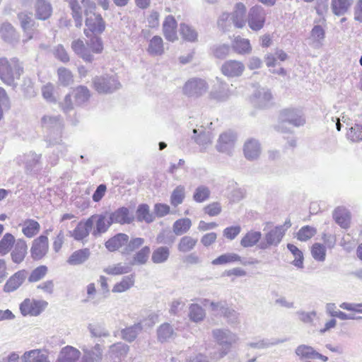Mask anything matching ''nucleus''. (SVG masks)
I'll return each instance as SVG.
<instances>
[{
    "instance_id": "obj_17",
    "label": "nucleus",
    "mask_w": 362,
    "mask_h": 362,
    "mask_svg": "<svg viewBox=\"0 0 362 362\" xmlns=\"http://www.w3.org/2000/svg\"><path fill=\"white\" fill-rule=\"evenodd\" d=\"M112 223L121 225L130 224L134 221V216L127 207H119L113 212L109 213Z\"/></svg>"
},
{
    "instance_id": "obj_48",
    "label": "nucleus",
    "mask_w": 362,
    "mask_h": 362,
    "mask_svg": "<svg viewBox=\"0 0 362 362\" xmlns=\"http://www.w3.org/2000/svg\"><path fill=\"white\" fill-rule=\"evenodd\" d=\"M231 94L232 91L228 85L220 83L218 88L211 93V96L217 100L224 101L229 98Z\"/></svg>"
},
{
    "instance_id": "obj_35",
    "label": "nucleus",
    "mask_w": 362,
    "mask_h": 362,
    "mask_svg": "<svg viewBox=\"0 0 362 362\" xmlns=\"http://www.w3.org/2000/svg\"><path fill=\"white\" fill-rule=\"evenodd\" d=\"M232 48L239 54H248L252 52V46L248 39L240 36L235 37L232 42Z\"/></svg>"
},
{
    "instance_id": "obj_60",
    "label": "nucleus",
    "mask_w": 362,
    "mask_h": 362,
    "mask_svg": "<svg viewBox=\"0 0 362 362\" xmlns=\"http://www.w3.org/2000/svg\"><path fill=\"white\" fill-rule=\"evenodd\" d=\"M277 343V341L272 342L267 339L255 338L247 342L246 346L254 349H264Z\"/></svg>"
},
{
    "instance_id": "obj_1",
    "label": "nucleus",
    "mask_w": 362,
    "mask_h": 362,
    "mask_svg": "<svg viewBox=\"0 0 362 362\" xmlns=\"http://www.w3.org/2000/svg\"><path fill=\"white\" fill-rule=\"evenodd\" d=\"M86 16L85 24L87 29L84 30L85 35L101 34L105 29V23L102 16L95 13L96 4L92 0H81Z\"/></svg>"
},
{
    "instance_id": "obj_2",
    "label": "nucleus",
    "mask_w": 362,
    "mask_h": 362,
    "mask_svg": "<svg viewBox=\"0 0 362 362\" xmlns=\"http://www.w3.org/2000/svg\"><path fill=\"white\" fill-rule=\"evenodd\" d=\"M23 68L16 58L8 59L0 58V78L6 85L13 86L16 79H18Z\"/></svg>"
},
{
    "instance_id": "obj_21",
    "label": "nucleus",
    "mask_w": 362,
    "mask_h": 362,
    "mask_svg": "<svg viewBox=\"0 0 362 362\" xmlns=\"http://www.w3.org/2000/svg\"><path fill=\"white\" fill-rule=\"evenodd\" d=\"M27 276L28 272L26 270L18 271L6 281L4 286V291L7 293L16 291L23 284Z\"/></svg>"
},
{
    "instance_id": "obj_6",
    "label": "nucleus",
    "mask_w": 362,
    "mask_h": 362,
    "mask_svg": "<svg viewBox=\"0 0 362 362\" xmlns=\"http://www.w3.org/2000/svg\"><path fill=\"white\" fill-rule=\"evenodd\" d=\"M95 90L100 94L111 93L120 87V83L115 76H100L93 78Z\"/></svg>"
},
{
    "instance_id": "obj_29",
    "label": "nucleus",
    "mask_w": 362,
    "mask_h": 362,
    "mask_svg": "<svg viewBox=\"0 0 362 362\" xmlns=\"http://www.w3.org/2000/svg\"><path fill=\"white\" fill-rule=\"evenodd\" d=\"M243 151L245 156L247 160H255L259 158L261 153L260 144L256 139H248L245 143Z\"/></svg>"
},
{
    "instance_id": "obj_5",
    "label": "nucleus",
    "mask_w": 362,
    "mask_h": 362,
    "mask_svg": "<svg viewBox=\"0 0 362 362\" xmlns=\"http://www.w3.org/2000/svg\"><path fill=\"white\" fill-rule=\"evenodd\" d=\"M263 230V237L257 245L261 250L278 246L285 235V230L282 226L264 228Z\"/></svg>"
},
{
    "instance_id": "obj_24",
    "label": "nucleus",
    "mask_w": 362,
    "mask_h": 362,
    "mask_svg": "<svg viewBox=\"0 0 362 362\" xmlns=\"http://www.w3.org/2000/svg\"><path fill=\"white\" fill-rule=\"evenodd\" d=\"M71 49L76 54L86 62L91 63L94 60L93 55L90 53L88 46H86L82 40H75L71 42Z\"/></svg>"
},
{
    "instance_id": "obj_33",
    "label": "nucleus",
    "mask_w": 362,
    "mask_h": 362,
    "mask_svg": "<svg viewBox=\"0 0 362 362\" xmlns=\"http://www.w3.org/2000/svg\"><path fill=\"white\" fill-rule=\"evenodd\" d=\"M19 226L22 227L23 234L28 238L35 237L40 230V223L31 218L25 219Z\"/></svg>"
},
{
    "instance_id": "obj_19",
    "label": "nucleus",
    "mask_w": 362,
    "mask_h": 362,
    "mask_svg": "<svg viewBox=\"0 0 362 362\" xmlns=\"http://www.w3.org/2000/svg\"><path fill=\"white\" fill-rule=\"evenodd\" d=\"M245 70L244 64L237 60L226 61L221 66V72L228 77H238L242 75Z\"/></svg>"
},
{
    "instance_id": "obj_63",
    "label": "nucleus",
    "mask_w": 362,
    "mask_h": 362,
    "mask_svg": "<svg viewBox=\"0 0 362 362\" xmlns=\"http://www.w3.org/2000/svg\"><path fill=\"white\" fill-rule=\"evenodd\" d=\"M317 233L315 228L305 226H303L297 233V238L300 241H307L313 238Z\"/></svg>"
},
{
    "instance_id": "obj_42",
    "label": "nucleus",
    "mask_w": 362,
    "mask_h": 362,
    "mask_svg": "<svg viewBox=\"0 0 362 362\" xmlns=\"http://www.w3.org/2000/svg\"><path fill=\"white\" fill-rule=\"evenodd\" d=\"M198 240L189 235H185L180 238L177 244V250L182 253H187L196 247Z\"/></svg>"
},
{
    "instance_id": "obj_7",
    "label": "nucleus",
    "mask_w": 362,
    "mask_h": 362,
    "mask_svg": "<svg viewBox=\"0 0 362 362\" xmlns=\"http://www.w3.org/2000/svg\"><path fill=\"white\" fill-rule=\"evenodd\" d=\"M209 86L206 81L199 78L188 80L183 86V93L192 98H199L206 93Z\"/></svg>"
},
{
    "instance_id": "obj_30",
    "label": "nucleus",
    "mask_w": 362,
    "mask_h": 362,
    "mask_svg": "<svg viewBox=\"0 0 362 362\" xmlns=\"http://www.w3.org/2000/svg\"><path fill=\"white\" fill-rule=\"evenodd\" d=\"M0 35L1 38L10 44L16 43L18 41L19 36L14 27L8 22L3 23L0 27Z\"/></svg>"
},
{
    "instance_id": "obj_20",
    "label": "nucleus",
    "mask_w": 362,
    "mask_h": 362,
    "mask_svg": "<svg viewBox=\"0 0 362 362\" xmlns=\"http://www.w3.org/2000/svg\"><path fill=\"white\" fill-rule=\"evenodd\" d=\"M93 229V221L91 218H88L85 221H80L75 229L69 231V233L74 240L81 241L87 238Z\"/></svg>"
},
{
    "instance_id": "obj_13",
    "label": "nucleus",
    "mask_w": 362,
    "mask_h": 362,
    "mask_svg": "<svg viewBox=\"0 0 362 362\" xmlns=\"http://www.w3.org/2000/svg\"><path fill=\"white\" fill-rule=\"evenodd\" d=\"M49 241L47 235H42L33 241L30 253L35 260L43 258L48 252Z\"/></svg>"
},
{
    "instance_id": "obj_31",
    "label": "nucleus",
    "mask_w": 362,
    "mask_h": 362,
    "mask_svg": "<svg viewBox=\"0 0 362 362\" xmlns=\"http://www.w3.org/2000/svg\"><path fill=\"white\" fill-rule=\"evenodd\" d=\"M333 218L342 228H348L351 223V214L348 209L339 206L333 212Z\"/></svg>"
},
{
    "instance_id": "obj_56",
    "label": "nucleus",
    "mask_w": 362,
    "mask_h": 362,
    "mask_svg": "<svg viewBox=\"0 0 362 362\" xmlns=\"http://www.w3.org/2000/svg\"><path fill=\"white\" fill-rule=\"evenodd\" d=\"M316 351L311 346L300 344L295 350V354L300 359H313L315 357Z\"/></svg>"
},
{
    "instance_id": "obj_23",
    "label": "nucleus",
    "mask_w": 362,
    "mask_h": 362,
    "mask_svg": "<svg viewBox=\"0 0 362 362\" xmlns=\"http://www.w3.org/2000/svg\"><path fill=\"white\" fill-rule=\"evenodd\" d=\"M83 355L81 362H100L103 359V349L99 344L89 349L86 346L81 347Z\"/></svg>"
},
{
    "instance_id": "obj_51",
    "label": "nucleus",
    "mask_w": 362,
    "mask_h": 362,
    "mask_svg": "<svg viewBox=\"0 0 362 362\" xmlns=\"http://www.w3.org/2000/svg\"><path fill=\"white\" fill-rule=\"evenodd\" d=\"M151 252L150 247L145 246L139 250L130 262V265H142L146 263Z\"/></svg>"
},
{
    "instance_id": "obj_26",
    "label": "nucleus",
    "mask_w": 362,
    "mask_h": 362,
    "mask_svg": "<svg viewBox=\"0 0 362 362\" xmlns=\"http://www.w3.org/2000/svg\"><path fill=\"white\" fill-rule=\"evenodd\" d=\"M27 250L28 246L25 240L23 238L16 240V243L11 253L12 261L16 264L21 263L25 257Z\"/></svg>"
},
{
    "instance_id": "obj_3",
    "label": "nucleus",
    "mask_w": 362,
    "mask_h": 362,
    "mask_svg": "<svg viewBox=\"0 0 362 362\" xmlns=\"http://www.w3.org/2000/svg\"><path fill=\"white\" fill-rule=\"evenodd\" d=\"M212 336L221 347L218 353L214 356L216 360L222 358L227 355L232 345L239 339L238 335L228 329H215L212 331Z\"/></svg>"
},
{
    "instance_id": "obj_28",
    "label": "nucleus",
    "mask_w": 362,
    "mask_h": 362,
    "mask_svg": "<svg viewBox=\"0 0 362 362\" xmlns=\"http://www.w3.org/2000/svg\"><path fill=\"white\" fill-rule=\"evenodd\" d=\"M35 11L37 19L45 21L52 16V7L47 0H36Z\"/></svg>"
},
{
    "instance_id": "obj_10",
    "label": "nucleus",
    "mask_w": 362,
    "mask_h": 362,
    "mask_svg": "<svg viewBox=\"0 0 362 362\" xmlns=\"http://www.w3.org/2000/svg\"><path fill=\"white\" fill-rule=\"evenodd\" d=\"M235 141L236 136L233 132H225L219 136L216 148L218 152L231 155Z\"/></svg>"
},
{
    "instance_id": "obj_45",
    "label": "nucleus",
    "mask_w": 362,
    "mask_h": 362,
    "mask_svg": "<svg viewBox=\"0 0 362 362\" xmlns=\"http://www.w3.org/2000/svg\"><path fill=\"white\" fill-rule=\"evenodd\" d=\"M68 2L69 7L72 11V17L77 28H81L83 22L81 6L79 5L78 0H65Z\"/></svg>"
},
{
    "instance_id": "obj_22",
    "label": "nucleus",
    "mask_w": 362,
    "mask_h": 362,
    "mask_svg": "<svg viewBox=\"0 0 362 362\" xmlns=\"http://www.w3.org/2000/svg\"><path fill=\"white\" fill-rule=\"evenodd\" d=\"M41 126L47 133L63 129V119L59 115H44L41 119Z\"/></svg>"
},
{
    "instance_id": "obj_50",
    "label": "nucleus",
    "mask_w": 362,
    "mask_h": 362,
    "mask_svg": "<svg viewBox=\"0 0 362 362\" xmlns=\"http://www.w3.org/2000/svg\"><path fill=\"white\" fill-rule=\"evenodd\" d=\"M136 214L137 221L139 222L145 221L149 223L154 220L153 216L150 213L148 205L146 204H139Z\"/></svg>"
},
{
    "instance_id": "obj_55",
    "label": "nucleus",
    "mask_w": 362,
    "mask_h": 362,
    "mask_svg": "<svg viewBox=\"0 0 362 362\" xmlns=\"http://www.w3.org/2000/svg\"><path fill=\"white\" fill-rule=\"evenodd\" d=\"M211 195L209 188L206 185L198 186L193 194V199L197 203H202L208 200Z\"/></svg>"
},
{
    "instance_id": "obj_12",
    "label": "nucleus",
    "mask_w": 362,
    "mask_h": 362,
    "mask_svg": "<svg viewBox=\"0 0 362 362\" xmlns=\"http://www.w3.org/2000/svg\"><path fill=\"white\" fill-rule=\"evenodd\" d=\"M89 218H91L93 225L95 222V228L92 232V235L95 237L100 236L101 234L105 233L110 226L113 224L112 222H111V218L107 211L100 214L93 215Z\"/></svg>"
},
{
    "instance_id": "obj_27",
    "label": "nucleus",
    "mask_w": 362,
    "mask_h": 362,
    "mask_svg": "<svg viewBox=\"0 0 362 362\" xmlns=\"http://www.w3.org/2000/svg\"><path fill=\"white\" fill-rule=\"evenodd\" d=\"M163 34L166 40L174 42L177 40V21L172 16H168L163 24Z\"/></svg>"
},
{
    "instance_id": "obj_54",
    "label": "nucleus",
    "mask_w": 362,
    "mask_h": 362,
    "mask_svg": "<svg viewBox=\"0 0 362 362\" xmlns=\"http://www.w3.org/2000/svg\"><path fill=\"white\" fill-rule=\"evenodd\" d=\"M132 268L130 266L118 263L110 265L103 269V272L109 275H121L130 272Z\"/></svg>"
},
{
    "instance_id": "obj_4",
    "label": "nucleus",
    "mask_w": 362,
    "mask_h": 362,
    "mask_svg": "<svg viewBox=\"0 0 362 362\" xmlns=\"http://www.w3.org/2000/svg\"><path fill=\"white\" fill-rule=\"evenodd\" d=\"M228 20L231 21L234 26L237 28H244L247 20V18H246V6L245 4L241 2L237 3L235 4L231 13H224L219 17L218 25L223 30L228 29L226 24Z\"/></svg>"
},
{
    "instance_id": "obj_36",
    "label": "nucleus",
    "mask_w": 362,
    "mask_h": 362,
    "mask_svg": "<svg viewBox=\"0 0 362 362\" xmlns=\"http://www.w3.org/2000/svg\"><path fill=\"white\" fill-rule=\"evenodd\" d=\"M147 52L151 56H160L164 53L163 39L158 35L153 37L148 43Z\"/></svg>"
},
{
    "instance_id": "obj_46",
    "label": "nucleus",
    "mask_w": 362,
    "mask_h": 362,
    "mask_svg": "<svg viewBox=\"0 0 362 362\" xmlns=\"http://www.w3.org/2000/svg\"><path fill=\"white\" fill-rule=\"evenodd\" d=\"M134 284V276L133 274L124 276L112 288L113 293H122L131 288Z\"/></svg>"
},
{
    "instance_id": "obj_25",
    "label": "nucleus",
    "mask_w": 362,
    "mask_h": 362,
    "mask_svg": "<svg viewBox=\"0 0 362 362\" xmlns=\"http://www.w3.org/2000/svg\"><path fill=\"white\" fill-rule=\"evenodd\" d=\"M81 352L71 346H66L59 351L57 362H76L81 357Z\"/></svg>"
},
{
    "instance_id": "obj_16",
    "label": "nucleus",
    "mask_w": 362,
    "mask_h": 362,
    "mask_svg": "<svg viewBox=\"0 0 362 362\" xmlns=\"http://www.w3.org/2000/svg\"><path fill=\"white\" fill-rule=\"evenodd\" d=\"M21 362H51L49 351L45 349H35L24 352Z\"/></svg>"
},
{
    "instance_id": "obj_40",
    "label": "nucleus",
    "mask_w": 362,
    "mask_h": 362,
    "mask_svg": "<svg viewBox=\"0 0 362 362\" xmlns=\"http://www.w3.org/2000/svg\"><path fill=\"white\" fill-rule=\"evenodd\" d=\"M143 327L140 322L126 327L121 331L122 337L128 342L135 340L138 334L141 332Z\"/></svg>"
},
{
    "instance_id": "obj_61",
    "label": "nucleus",
    "mask_w": 362,
    "mask_h": 362,
    "mask_svg": "<svg viewBox=\"0 0 362 362\" xmlns=\"http://www.w3.org/2000/svg\"><path fill=\"white\" fill-rule=\"evenodd\" d=\"M288 250L293 254L295 257L292 264L298 268H303V252L294 245L288 243L287 245Z\"/></svg>"
},
{
    "instance_id": "obj_15",
    "label": "nucleus",
    "mask_w": 362,
    "mask_h": 362,
    "mask_svg": "<svg viewBox=\"0 0 362 362\" xmlns=\"http://www.w3.org/2000/svg\"><path fill=\"white\" fill-rule=\"evenodd\" d=\"M213 138L214 136L211 132L206 131L203 127L193 129L192 139L197 145H199L201 151L206 150L208 146L211 145Z\"/></svg>"
},
{
    "instance_id": "obj_44",
    "label": "nucleus",
    "mask_w": 362,
    "mask_h": 362,
    "mask_svg": "<svg viewBox=\"0 0 362 362\" xmlns=\"http://www.w3.org/2000/svg\"><path fill=\"white\" fill-rule=\"evenodd\" d=\"M16 243V240L11 233H5L0 240V255L4 256L7 255L11 248L14 247Z\"/></svg>"
},
{
    "instance_id": "obj_14",
    "label": "nucleus",
    "mask_w": 362,
    "mask_h": 362,
    "mask_svg": "<svg viewBox=\"0 0 362 362\" xmlns=\"http://www.w3.org/2000/svg\"><path fill=\"white\" fill-rule=\"evenodd\" d=\"M281 122H288L295 127L303 126L305 119L302 112L297 109H285L281 112Z\"/></svg>"
},
{
    "instance_id": "obj_53",
    "label": "nucleus",
    "mask_w": 362,
    "mask_h": 362,
    "mask_svg": "<svg viewBox=\"0 0 362 362\" xmlns=\"http://www.w3.org/2000/svg\"><path fill=\"white\" fill-rule=\"evenodd\" d=\"M89 40L86 42V45L90 51V53L100 54L103 50V44L102 40L98 35H90Z\"/></svg>"
},
{
    "instance_id": "obj_34",
    "label": "nucleus",
    "mask_w": 362,
    "mask_h": 362,
    "mask_svg": "<svg viewBox=\"0 0 362 362\" xmlns=\"http://www.w3.org/2000/svg\"><path fill=\"white\" fill-rule=\"evenodd\" d=\"M128 240L129 236L127 234L118 233L106 241L105 247L109 251L114 252L126 245Z\"/></svg>"
},
{
    "instance_id": "obj_38",
    "label": "nucleus",
    "mask_w": 362,
    "mask_h": 362,
    "mask_svg": "<svg viewBox=\"0 0 362 362\" xmlns=\"http://www.w3.org/2000/svg\"><path fill=\"white\" fill-rule=\"evenodd\" d=\"M180 34L182 38L189 42H196L198 40V33L191 25L186 23H180Z\"/></svg>"
},
{
    "instance_id": "obj_43",
    "label": "nucleus",
    "mask_w": 362,
    "mask_h": 362,
    "mask_svg": "<svg viewBox=\"0 0 362 362\" xmlns=\"http://www.w3.org/2000/svg\"><path fill=\"white\" fill-rule=\"evenodd\" d=\"M353 0H332L331 8L336 16L345 14L350 8Z\"/></svg>"
},
{
    "instance_id": "obj_41",
    "label": "nucleus",
    "mask_w": 362,
    "mask_h": 362,
    "mask_svg": "<svg viewBox=\"0 0 362 362\" xmlns=\"http://www.w3.org/2000/svg\"><path fill=\"white\" fill-rule=\"evenodd\" d=\"M192 221L189 218H179L173 225V231L176 235L187 233L192 226Z\"/></svg>"
},
{
    "instance_id": "obj_47",
    "label": "nucleus",
    "mask_w": 362,
    "mask_h": 362,
    "mask_svg": "<svg viewBox=\"0 0 362 362\" xmlns=\"http://www.w3.org/2000/svg\"><path fill=\"white\" fill-rule=\"evenodd\" d=\"M62 130L47 132L45 136V141L47 144V146H59L62 150L66 151V148L62 143Z\"/></svg>"
},
{
    "instance_id": "obj_52",
    "label": "nucleus",
    "mask_w": 362,
    "mask_h": 362,
    "mask_svg": "<svg viewBox=\"0 0 362 362\" xmlns=\"http://www.w3.org/2000/svg\"><path fill=\"white\" fill-rule=\"evenodd\" d=\"M170 255V250L167 247H159L156 249L151 256V260L155 264H160L166 262Z\"/></svg>"
},
{
    "instance_id": "obj_59",
    "label": "nucleus",
    "mask_w": 362,
    "mask_h": 362,
    "mask_svg": "<svg viewBox=\"0 0 362 362\" xmlns=\"http://www.w3.org/2000/svg\"><path fill=\"white\" fill-rule=\"evenodd\" d=\"M41 154H37L35 152H29L24 156V163L25 168L28 171H32L40 163Z\"/></svg>"
},
{
    "instance_id": "obj_9",
    "label": "nucleus",
    "mask_w": 362,
    "mask_h": 362,
    "mask_svg": "<svg viewBox=\"0 0 362 362\" xmlns=\"http://www.w3.org/2000/svg\"><path fill=\"white\" fill-rule=\"evenodd\" d=\"M47 304L45 300L26 298L20 305L21 313L24 316H37L46 308Z\"/></svg>"
},
{
    "instance_id": "obj_8",
    "label": "nucleus",
    "mask_w": 362,
    "mask_h": 362,
    "mask_svg": "<svg viewBox=\"0 0 362 362\" xmlns=\"http://www.w3.org/2000/svg\"><path fill=\"white\" fill-rule=\"evenodd\" d=\"M266 16V11L261 6L250 8L247 20L250 28L255 32L260 30L264 25Z\"/></svg>"
},
{
    "instance_id": "obj_57",
    "label": "nucleus",
    "mask_w": 362,
    "mask_h": 362,
    "mask_svg": "<svg viewBox=\"0 0 362 362\" xmlns=\"http://www.w3.org/2000/svg\"><path fill=\"white\" fill-rule=\"evenodd\" d=\"M240 261H241V257L238 254L230 252L218 256L211 263L214 265H222Z\"/></svg>"
},
{
    "instance_id": "obj_64",
    "label": "nucleus",
    "mask_w": 362,
    "mask_h": 362,
    "mask_svg": "<svg viewBox=\"0 0 362 362\" xmlns=\"http://www.w3.org/2000/svg\"><path fill=\"white\" fill-rule=\"evenodd\" d=\"M347 138L352 142H359L362 141V124H355L350 127L347 132Z\"/></svg>"
},
{
    "instance_id": "obj_37",
    "label": "nucleus",
    "mask_w": 362,
    "mask_h": 362,
    "mask_svg": "<svg viewBox=\"0 0 362 362\" xmlns=\"http://www.w3.org/2000/svg\"><path fill=\"white\" fill-rule=\"evenodd\" d=\"M89 249L84 248L74 252L67 260L70 265H78L85 262L90 257Z\"/></svg>"
},
{
    "instance_id": "obj_18",
    "label": "nucleus",
    "mask_w": 362,
    "mask_h": 362,
    "mask_svg": "<svg viewBox=\"0 0 362 362\" xmlns=\"http://www.w3.org/2000/svg\"><path fill=\"white\" fill-rule=\"evenodd\" d=\"M272 99L269 90L261 88L256 90L251 97V103L259 108L267 107Z\"/></svg>"
},
{
    "instance_id": "obj_62",
    "label": "nucleus",
    "mask_w": 362,
    "mask_h": 362,
    "mask_svg": "<svg viewBox=\"0 0 362 362\" xmlns=\"http://www.w3.org/2000/svg\"><path fill=\"white\" fill-rule=\"evenodd\" d=\"M58 78L61 85L67 86L74 81L73 75L69 69L64 67H60L57 70Z\"/></svg>"
},
{
    "instance_id": "obj_39",
    "label": "nucleus",
    "mask_w": 362,
    "mask_h": 362,
    "mask_svg": "<svg viewBox=\"0 0 362 362\" xmlns=\"http://www.w3.org/2000/svg\"><path fill=\"white\" fill-rule=\"evenodd\" d=\"M262 236L261 232L250 230L240 240V245L243 247H253L256 244L259 243Z\"/></svg>"
},
{
    "instance_id": "obj_11",
    "label": "nucleus",
    "mask_w": 362,
    "mask_h": 362,
    "mask_svg": "<svg viewBox=\"0 0 362 362\" xmlns=\"http://www.w3.org/2000/svg\"><path fill=\"white\" fill-rule=\"evenodd\" d=\"M18 20L19 21L21 27L27 37L26 40L23 42L32 39L35 33V21L33 19V13L31 12L21 11L17 15Z\"/></svg>"
},
{
    "instance_id": "obj_58",
    "label": "nucleus",
    "mask_w": 362,
    "mask_h": 362,
    "mask_svg": "<svg viewBox=\"0 0 362 362\" xmlns=\"http://www.w3.org/2000/svg\"><path fill=\"white\" fill-rule=\"evenodd\" d=\"M205 311L202 306L198 304H192L189 308V317L190 320L195 322L202 321L205 317Z\"/></svg>"
},
{
    "instance_id": "obj_32",
    "label": "nucleus",
    "mask_w": 362,
    "mask_h": 362,
    "mask_svg": "<svg viewBox=\"0 0 362 362\" xmlns=\"http://www.w3.org/2000/svg\"><path fill=\"white\" fill-rule=\"evenodd\" d=\"M71 94L76 106L84 105L90 98V90L84 86H77L71 91Z\"/></svg>"
},
{
    "instance_id": "obj_49",
    "label": "nucleus",
    "mask_w": 362,
    "mask_h": 362,
    "mask_svg": "<svg viewBox=\"0 0 362 362\" xmlns=\"http://www.w3.org/2000/svg\"><path fill=\"white\" fill-rule=\"evenodd\" d=\"M185 187L183 185H177L172 192L170 202V204L177 207L180 205L185 200Z\"/></svg>"
}]
</instances>
